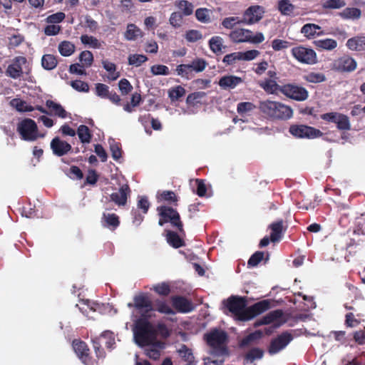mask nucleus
Returning <instances> with one entry per match:
<instances>
[{
  "instance_id": "79ce46f5",
  "label": "nucleus",
  "mask_w": 365,
  "mask_h": 365,
  "mask_svg": "<svg viewBox=\"0 0 365 365\" xmlns=\"http://www.w3.org/2000/svg\"><path fill=\"white\" fill-rule=\"evenodd\" d=\"M75 45L68 41H63L58 45V51L63 56H70L75 51Z\"/></svg>"
},
{
  "instance_id": "58836bf2",
  "label": "nucleus",
  "mask_w": 365,
  "mask_h": 365,
  "mask_svg": "<svg viewBox=\"0 0 365 365\" xmlns=\"http://www.w3.org/2000/svg\"><path fill=\"white\" fill-rule=\"evenodd\" d=\"M209 47L210 49L215 53L218 54L222 52L223 46V39L222 37L219 36H212L209 40Z\"/></svg>"
},
{
  "instance_id": "ea45409f",
  "label": "nucleus",
  "mask_w": 365,
  "mask_h": 365,
  "mask_svg": "<svg viewBox=\"0 0 365 365\" xmlns=\"http://www.w3.org/2000/svg\"><path fill=\"white\" fill-rule=\"evenodd\" d=\"M142 102L141 95L137 92L131 96L130 102L123 105V110L128 113H132L134 108L138 106Z\"/></svg>"
},
{
  "instance_id": "ddd939ff",
  "label": "nucleus",
  "mask_w": 365,
  "mask_h": 365,
  "mask_svg": "<svg viewBox=\"0 0 365 365\" xmlns=\"http://www.w3.org/2000/svg\"><path fill=\"white\" fill-rule=\"evenodd\" d=\"M321 119L336 125L340 130H349L351 128L349 118L346 115L338 112H330L322 114Z\"/></svg>"
},
{
  "instance_id": "c03bdc74",
  "label": "nucleus",
  "mask_w": 365,
  "mask_h": 365,
  "mask_svg": "<svg viewBox=\"0 0 365 365\" xmlns=\"http://www.w3.org/2000/svg\"><path fill=\"white\" fill-rule=\"evenodd\" d=\"M361 10L357 8H346L339 13V16L344 19H357L361 16Z\"/></svg>"
},
{
  "instance_id": "2eb2a0df",
  "label": "nucleus",
  "mask_w": 365,
  "mask_h": 365,
  "mask_svg": "<svg viewBox=\"0 0 365 365\" xmlns=\"http://www.w3.org/2000/svg\"><path fill=\"white\" fill-rule=\"evenodd\" d=\"M74 351L85 365H95L96 361L90 355V349L87 344L81 340L73 341Z\"/></svg>"
},
{
  "instance_id": "aec40b11",
  "label": "nucleus",
  "mask_w": 365,
  "mask_h": 365,
  "mask_svg": "<svg viewBox=\"0 0 365 365\" xmlns=\"http://www.w3.org/2000/svg\"><path fill=\"white\" fill-rule=\"evenodd\" d=\"M50 146L53 155L58 157L63 156L72 150L71 144L61 140L59 137L53 138L51 141Z\"/></svg>"
},
{
  "instance_id": "412c9836",
  "label": "nucleus",
  "mask_w": 365,
  "mask_h": 365,
  "mask_svg": "<svg viewBox=\"0 0 365 365\" xmlns=\"http://www.w3.org/2000/svg\"><path fill=\"white\" fill-rule=\"evenodd\" d=\"M130 193L131 190L129 185L128 184H123L120 187L118 192H113L110 195V201L113 202L119 207L125 206L127 204V200Z\"/></svg>"
},
{
  "instance_id": "1a4fd4ad",
  "label": "nucleus",
  "mask_w": 365,
  "mask_h": 365,
  "mask_svg": "<svg viewBox=\"0 0 365 365\" xmlns=\"http://www.w3.org/2000/svg\"><path fill=\"white\" fill-rule=\"evenodd\" d=\"M289 132L296 138L314 139L323 135V133L320 130L303 124L291 125Z\"/></svg>"
},
{
  "instance_id": "4468645a",
  "label": "nucleus",
  "mask_w": 365,
  "mask_h": 365,
  "mask_svg": "<svg viewBox=\"0 0 365 365\" xmlns=\"http://www.w3.org/2000/svg\"><path fill=\"white\" fill-rule=\"evenodd\" d=\"M264 12V8L262 6H250L244 11L241 22L245 25H252L258 23L263 18Z\"/></svg>"
},
{
  "instance_id": "6e6d98bb",
  "label": "nucleus",
  "mask_w": 365,
  "mask_h": 365,
  "mask_svg": "<svg viewBox=\"0 0 365 365\" xmlns=\"http://www.w3.org/2000/svg\"><path fill=\"white\" fill-rule=\"evenodd\" d=\"M153 290L160 296L167 297L171 292L170 286L167 282L158 283L153 286Z\"/></svg>"
},
{
  "instance_id": "a878e982",
  "label": "nucleus",
  "mask_w": 365,
  "mask_h": 365,
  "mask_svg": "<svg viewBox=\"0 0 365 365\" xmlns=\"http://www.w3.org/2000/svg\"><path fill=\"white\" fill-rule=\"evenodd\" d=\"M92 341L97 342L108 349H113L115 345L113 334L110 331H103L99 336L92 339Z\"/></svg>"
},
{
  "instance_id": "13d9d810",
  "label": "nucleus",
  "mask_w": 365,
  "mask_h": 365,
  "mask_svg": "<svg viewBox=\"0 0 365 365\" xmlns=\"http://www.w3.org/2000/svg\"><path fill=\"white\" fill-rule=\"evenodd\" d=\"M110 150L111 152L112 158L115 160H118L122 157V149L120 143L112 140L109 141Z\"/></svg>"
},
{
  "instance_id": "0eeeda50",
  "label": "nucleus",
  "mask_w": 365,
  "mask_h": 365,
  "mask_svg": "<svg viewBox=\"0 0 365 365\" xmlns=\"http://www.w3.org/2000/svg\"><path fill=\"white\" fill-rule=\"evenodd\" d=\"M153 302L145 293H141L135 295L133 298V304L129 303L128 307H134L140 314L139 317H153L155 314H153Z\"/></svg>"
},
{
  "instance_id": "de8ad7c7",
  "label": "nucleus",
  "mask_w": 365,
  "mask_h": 365,
  "mask_svg": "<svg viewBox=\"0 0 365 365\" xmlns=\"http://www.w3.org/2000/svg\"><path fill=\"white\" fill-rule=\"evenodd\" d=\"M365 40L361 37H354L349 38L346 42V46L354 51H361L364 48Z\"/></svg>"
},
{
  "instance_id": "6ab92c4d",
  "label": "nucleus",
  "mask_w": 365,
  "mask_h": 365,
  "mask_svg": "<svg viewBox=\"0 0 365 365\" xmlns=\"http://www.w3.org/2000/svg\"><path fill=\"white\" fill-rule=\"evenodd\" d=\"M26 62V58L24 56L16 57L13 63L8 66L6 75L14 79L19 78L23 74L21 66Z\"/></svg>"
},
{
  "instance_id": "e433bc0d",
  "label": "nucleus",
  "mask_w": 365,
  "mask_h": 365,
  "mask_svg": "<svg viewBox=\"0 0 365 365\" xmlns=\"http://www.w3.org/2000/svg\"><path fill=\"white\" fill-rule=\"evenodd\" d=\"M76 134L82 143H89L92 140L93 134L87 125H79Z\"/></svg>"
},
{
  "instance_id": "a18cd8bd",
  "label": "nucleus",
  "mask_w": 365,
  "mask_h": 365,
  "mask_svg": "<svg viewBox=\"0 0 365 365\" xmlns=\"http://www.w3.org/2000/svg\"><path fill=\"white\" fill-rule=\"evenodd\" d=\"M158 199L169 204L178 205V198L175 192L171 190H164L158 195Z\"/></svg>"
},
{
  "instance_id": "6e6552de",
  "label": "nucleus",
  "mask_w": 365,
  "mask_h": 365,
  "mask_svg": "<svg viewBox=\"0 0 365 365\" xmlns=\"http://www.w3.org/2000/svg\"><path fill=\"white\" fill-rule=\"evenodd\" d=\"M17 131L24 140L34 141L39 137L38 126L31 118H25L19 122L17 125Z\"/></svg>"
},
{
  "instance_id": "49530a36",
  "label": "nucleus",
  "mask_w": 365,
  "mask_h": 365,
  "mask_svg": "<svg viewBox=\"0 0 365 365\" xmlns=\"http://www.w3.org/2000/svg\"><path fill=\"white\" fill-rule=\"evenodd\" d=\"M11 105L19 112H29L34 110V107L28 105L26 101L18 98L13 99L11 101Z\"/></svg>"
},
{
  "instance_id": "4d7b16f0",
  "label": "nucleus",
  "mask_w": 365,
  "mask_h": 365,
  "mask_svg": "<svg viewBox=\"0 0 365 365\" xmlns=\"http://www.w3.org/2000/svg\"><path fill=\"white\" fill-rule=\"evenodd\" d=\"M129 65L138 67L148 61V57L143 54H130L128 58Z\"/></svg>"
},
{
  "instance_id": "5fc2aeb1",
  "label": "nucleus",
  "mask_w": 365,
  "mask_h": 365,
  "mask_svg": "<svg viewBox=\"0 0 365 365\" xmlns=\"http://www.w3.org/2000/svg\"><path fill=\"white\" fill-rule=\"evenodd\" d=\"M263 351L259 348L250 349L245 356L246 363H252L255 359H259L263 356Z\"/></svg>"
},
{
  "instance_id": "0e129e2a",
  "label": "nucleus",
  "mask_w": 365,
  "mask_h": 365,
  "mask_svg": "<svg viewBox=\"0 0 365 365\" xmlns=\"http://www.w3.org/2000/svg\"><path fill=\"white\" fill-rule=\"evenodd\" d=\"M210 10L206 8H200L195 11L196 19L202 23H209L210 17L209 15Z\"/></svg>"
},
{
  "instance_id": "3c124183",
  "label": "nucleus",
  "mask_w": 365,
  "mask_h": 365,
  "mask_svg": "<svg viewBox=\"0 0 365 365\" xmlns=\"http://www.w3.org/2000/svg\"><path fill=\"white\" fill-rule=\"evenodd\" d=\"M81 41L83 44L88 45L92 48H100L101 47V43L93 36L81 35Z\"/></svg>"
},
{
  "instance_id": "a19ab883",
  "label": "nucleus",
  "mask_w": 365,
  "mask_h": 365,
  "mask_svg": "<svg viewBox=\"0 0 365 365\" xmlns=\"http://www.w3.org/2000/svg\"><path fill=\"white\" fill-rule=\"evenodd\" d=\"M257 106L251 102H241L237 104V111L240 116H245L250 115Z\"/></svg>"
},
{
  "instance_id": "4be33fe9",
  "label": "nucleus",
  "mask_w": 365,
  "mask_h": 365,
  "mask_svg": "<svg viewBox=\"0 0 365 365\" xmlns=\"http://www.w3.org/2000/svg\"><path fill=\"white\" fill-rule=\"evenodd\" d=\"M356 62L349 56L344 55L334 63V68L341 72H351L356 69Z\"/></svg>"
},
{
  "instance_id": "c85d7f7f",
  "label": "nucleus",
  "mask_w": 365,
  "mask_h": 365,
  "mask_svg": "<svg viewBox=\"0 0 365 365\" xmlns=\"http://www.w3.org/2000/svg\"><path fill=\"white\" fill-rule=\"evenodd\" d=\"M283 315V312L281 309H276L270 312L262 318L257 320L255 322V327H257L262 325L269 324L274 321L280 319Z\"/></svg>"
},
{
  "instance_id": "69168bd1",
  "label": "nucleus",
  "mask_w": 365,
  "mask_h": 365,
  "mask_svg": "<svg viewBox=\"0 0 365 365\" xmlns=\"http://www.w3.org/2000/svg\"><path fill=\"white\" fill-rule=\"evenodd\" d=\"M118 88L122 96L129 94L133 89V86L126 78H122L118 82Z\"/></svg>"
},
{
  "instance_id": "2f4dec72",
  "label": "nucleus",
  "mask_w": 365,
  "mask_h": 365,
  "mask_svg": "<svg viewBox=\"0 0 365 365\" xmlns=\"http://www.w3.org/2000/svg\"><path fill=\"white\" fill-rule=\"evenodd\" d=\"M143 35L141 29L134 24H128L123 34L125 39L130 41H135L138 38L143 37Z\"/></svg>"
},
{
  "instance_id": "7ed1b4c3",
  "label": "nucleus",
  "mask_w": 365,
  "mask_h": 365,
  "mask_svg": "<svg viewBox=\"0 0 365 365\" xmlns=\"http://www.w3.org/2000/svg\"><path fill=\"white\" fill-rule=\"evenodd\" d=\"M258 108L264 116L274 120H286L293 115L292 108L281 102L262 101L259 102Z\"/></svg>"
},
{
  "instance_id": "c756f323",
  "label": "nucleus",
  "mask_w": 365,
  "mask_h": 365,
  "mask_svg": "<svg viewBox=\"0 0 365 365\" xmlns=\"http://www.w3.org/2000/svg\"><path fill=\"white\" fill-rule=\"evenodd\" d=\"M46 106L50 110L48 115H54L61 118H67L68 113L61 104L52 100H47L46 101Z\"/></svg>"
},
{
  "instance_id": "72a5a7b5",
  "label": "nucleus",
  "mask_w": 365,
  "mask_h": 365,
  "mask_svg": "<svg viewBox=\"0 0 365 365\" xmlns=\"http://www.w3.org/2000/svg\"><path fill=\"white\" fill-rule=\"evenodd\" d=\"M178 353L179 356L185 362H187L185 365H196L192 350L189 349L186 345L182 344L178 349Z\"/></svg>"
},
{
  "instance_id": "bf43d9fd",
  "label": "nucleus",
  "mask_w": 365,
  "mask_h": 365,
  "mask_svg": "<svg viewBox=\"0 0 365 365\" xmlns=\"http://www.w3.org/2000/svg\"><path fill=\"white\" fill-rule=\"evenodd\" d=\"M221 24L227 29H232L237 24H242V22H241V19L237 16H230L225 18Z\"/></svg>"
},
{
  "instance_id": "e2e57ef3",
  "label": "nucleus",
  "mask_w": 365,
  "mask_h": 365,
  "mask_svg": "<svg viewBox=\"0 0 365 365\" xmlns=\"http://www.w3.org/2000/svg\"><path fill=\"white\" fill-rule=\"evenodd\" d=\"M292 43L282 39L275 38L272 41V48L274 51H279L288 48Z\"/></svg>"
},
{
  "instance_id": "dca6fc26",
  "label": "nucleus",
  "mask_w": 365,
  "mask_h": 365,
  "mask_svg": "<svg viewBox=\"0 0 365 365\" xmlns=\"http://www.w3.org/2000/svg\"><path fill=\"white\" fill-rule=\"evenodd\" d=\"M293 339L292 335L284 331L278 335L277 337L273 339L269 344L268 351L270 354H275L284 349L289 343Z\"/></svg>"
},
{
  "instance_id": "7c9ffc66",
  "label": "nucleus",
  "mask_w": 365,
  "mask_h": 365,
  "mask_svg": "<svg viewBox=\"0 0 365 365\" xmlns=\"http://www.w3.org/2000/svg\"><path fill=\"white\" fill-rule=\"evenodd\" d=\"M322 27L315 24H306L301 29V33L304 36L309 38H313L316 36H321L324 34V31H321L317 32L318 30H321Z\"/></svg>"
},
{
  "instance_id": "052dcab7",
  "label": "nucleus",
  "mask_w": 365,
  "mask_h": 365,
  "mask_svg": "<svg viewBox=\"0 0 365 365\" xmlns=\"http://www.w3.org/2000/svg\"><path fill=\"white\" fill-rule=\"evenodd\" d=\"M189 65L192 71H194L199 73L203 71L205 69L207 63L205 59L197 58L194 59Z\"/></svg>"
},
{
  "instance_id": "4c0bfd02",
  "label": "nucleus",
  "mask_w": 365,
  "mask_h": 365,
  "mask_svg": "<svg viewBox=\"0 0 365 365\" xmlns=\"http://www.w3.org/2000/svg\"><path fill=\"white\" fill-rule=\"evenodd\" d=\"M259 86L264 91L270 94L277 93L278 91L280 92L282 87V86L278 85L274 80L272 79H265Z\"/></svg>"
},
{
  "instance_id": "20e7f679",
  "label": "nucleus",
  "mask_w": 365,
  "mask_h": 365,
  "mask_svg": "<svg viewBox=\"0 0 365 365\" xmlns=\"http://www.w3.org/2000/svg\"><path fill=\"white\" fill-rule=\"evenodd\" d=\"M207 344L212 348V354L217 356H228V349L225 345L227 340V333L221 329H214L204 335Z\"/></svg>"
},
{
  "instance_id": "8fccbe9b",
  "label": "nucleus",
  "mask_w": 365,
  "mask_h": 365,
  "mask_svg": "<svg viewBox=\"0 0 365 365\" xmlns=\"http://www.w3.org/2000/svg\"><path fill=\"white\" fill-rule=\"evenodd\" d=\"M175 6L182 11L183 15L190 16L193 12L194 6L187 0H180L175 2Z\"/></svg>"
},
{
  "instance_id": "f3484780",
  "label": "nucleus",
  "mask_w": 365,
  "mask_h": 365,
  "mask_svg": "<svg viewBox=\"0 0 365 365\" xmlns=\"http://www.w3.org/2000/svg\"><path fill=\"white\" fill-rule=\"evenodd\" d=\"M96 94L101 98L108 99L110 102L116 106H122L121 98L118 94L114 91H109L108 86L98 83L95 85Z\"/></svg>"
},
{
  "instance_id": "f03ea898",
  "label": "nucleus",
  "mask_w": 365,
  "mask_h": 365,
  "mask_svg": "<svg viewBox=\"0 0 365 365\" xmlns=\"http://www.w3.org/2000/svg\"><path fill=\"white\" fill-rule=\"evenodd\" d=\"M152 317H138L134 321L133 332L135 343L141 346L153 344L157 339V331L150 322Z\"/></svg>"
},
{
  "instance_id": "680f3d73",
  "label": "nucleus",
  "mask_w": 365,
  "mask_h": 365,
  "mask_svg": "<svg viewBox=\"0 0 365 365\" xmlns=\"http://www.w3.org/2000/svg\"><path fill=\"white\" fill-rule=\"evenodd\" d=\"M185 38L188 42L195 43L202 38V34L198 30L190 29L185 32Z\"/></svg>"
},
{
  "instance_id": "bb28decb",
  "label": "nucleus",
  "mask_w": 365,
  "mask_h": 365,
  "mask_svg": "<svg viewBox=\"0 0 365 365\" xmlns=\"http://www.w3.org/2000/svg\"><path fill=\"white\" fill-rule=\"evenodd\" d=\"M158 312L160 314L173 315L175 314L173 308L165 299H157L153 302V313Z\"/></svg>"
},
{
  "instance_id": "f704fd0d",
  "label": "nucleus",
  "mask_w": 365,
  "mask_h": 365,
  "mask_svg": "<svg viewBox=\"0 0 365 365\" xmlns=\"http://www.w3.org/2000/svg\"><path fill=\"white\" fill-rule=\"evenodd\" d=\"M166 240L168 243L174 248H180L185 245L184 240L174 231H167Z\"/></svg>"
},
{
  "instance_id": "b1692460",
  "label": "nucleus",
  "mask_w": 365,
  "mask_h": 365,
  "mask_svg": "<svg viewBox=\"0 0 365 365\" xmlns=\"http://www.w3.org/2000/svg\"><path fill=\"white\" fill-rule=\"evenodd\" d=\"M243 82L244 80L241 77L233 75H227L220 78L218 85L222 89L231 90L235 88L238 85Z\"/></svg>"
},
{
  "instance_id": "393cba45",
  "label": "nucleus",
  "mask_w": 365,
  "mask_h": 365,
  "mask_svg": "<svg viewBox=\"0 0 365 365\" xmlns=\"http://www.w3.org/2000/svg\"><path fill=\"white\" fill-rule=\"evenodd\" d=\"M120 218L115 213L103 212L101 218L103 227H107L110 230H115L120 225Z\"/></svg>"
},
{
  "instance_id": "cd10ccee",
  "label": "nucleus",
  "mask_w": 365,
  "mask_h": 365,
  "mask_svg": "<svg viewBox=\"0 0 365 365\" xmlns=\"http://www.w3.org/2000/svg\"><path fill=\"white\" fill-rule=\"evenodd\" d=\"M207 93L205 91H196L190 93L186 98V103L188 106H196L206 103Z\"/></svg>"
},
{
  "instance_id": "f8f14e48",
  "label": "nucleus",
  "mask_w": 365,
  "mask_h": 365,
  "mask_svg": "<svg viewBox=\"0 0 365 365\" xmlns=\"http://www.w3.org/2000/svg\"><path fill=\"white\" fill-rule=\"evenodd\" d=\"M260 52L258 50H249L247 51L233 52L225 55L222 58V63L226 66L235 64L238 61H252L259 56Z\"/></svg>"
},
{
  "instance_id": "c9c22d12",
  "label": "nucleus",
  "mask_w": 365,
  "mask_h": 365,
  "mask_svg": "<svg viewBox=\"0 0 365 365\" xmlns=\"http://www.w3.org/2000/svg\"><path fill=\"white\" fill-rule=\"evenodd\" d=\"M277 9L282 15L292 16L295 9V6L291 3L290 0H279Z\"/></svg>"
},
{
  "instance_id": "37998d69",
  "label": "nucleus",
  "mask_w": 365,
  "mask_h": 365,
  "mask_svg": "<svg viewBox=\"0 0 365 365\" xmlns=\"http://www.w3.org/2000/svg\"><path fill=\"white\" fill-rule=\"evenodd\" d=\"M58 61L56 57L51 54H45L41 58V65L46 70H53L56 67Z\"/></svg>"
},
{
  "instance_id": "a211bd4d",
  "label": "nucleus",
  "mask_w": 365,
  "mask_h": 365,
  "mask_svg": "<svg viewBox=\"0 0 365 365\" xmlns=\"http://www.w3.org/2000/svg\"><path fill=\"white\" fill-rule=\"evenodd\" d=\"M269 228L271 230L270 240L274 243L282 239L288 228V225L282 219H279L271 223Z\"/></svg>"
},
{
  "instance_id": "5701e85b",
  "label": "nucleus",
  "mask_w": 365,
  "mask_h": 365,
  "mask_svg": "<svg viewBox=\"0 0 365 365\" xmlns=\"http://www.w3.org/2000/svg\"><path fill=\"white\" fill-rule=\"evenodd\" d=\"M171 301L173 308L178 312L187 313L193 309V305L191 301L184 297L173 296Z\"/></svg>"
},
{
  "instance_id": "39448f33",
  "label": "nucleus",
  "mask_w": 365,
  "mask_h": 365,
  "mask_svg": "<svg viewBox=\"0 0 365 365\" xmlns=\"http://www.w3.org/2000/svg\"><path fill=\"white\" fill-rule=\"evenodd\" d=\"M157 211L159 215L158 225L160 226H163L166 223H170L181 235H185L183 223L177 210L170 206L161 205L157 207Z\"/></svg>"
},
{
  "instance_id": "9b49d317",
  "label": "nucleus",
  "mask_w": 365,
  "mask_h": 365,
  "mask_svg": "<svg viewBox=\"0 0 365 365\" xmlns=\"http://www.w3.org/2000/svg\"><path fill=\"white\" fill-rule=\"evenodd\" d=\"M291 53L294 58L302 63L313 65L317 63V53L312 48L298 46L292 48Z\"/></svg>"
},
{
  "instance_id": "473e14b6",
  "label": "nucleus",
  "mask_w": 365,
  "mask_h": 365,
  "mask_svg": "<svg viewBox=\"0 0 365 365\" xmlns=\"http://www.w3.org/2000/svg\"><path fill=\"white\" fill-rule=\"evenodd\" d=\"M314 46L317 50L331 51L336 48L337 42L333 38H324L314 41Z\"/></svg>"
},
{
  "instance_id": "603ef678",
  "label": "nucleus",
  "mask_w": 365,
  "mask_h": 365,
  "mask_svg": "<svg viewBox=\"0 0 365 365\" xmlns=\"http://www.w3.org/2000/svg\"><path fill=\"white\" fill-rule=\"evenodd\" d=\"M185 94V89L181 86L171 88L168 91V96L172 102L178 101Z\"/></svg>"
},
{
  "instance_id": "f257e3e1",
  "label": "nucleus",
  "mask_w": 365,
  "mask_h": 365,
  "mask_svg": "<svg viewBox=\"0 0 365 365\" xmlns=\"http://www.w3.org/2000/svg\"><path fill=\"white\" fill-rule=\"evenodd\" d=\"M223 305L231 312L236 320L247 322L265 312L271 308L269 299H263L250 307L246 297L232 295L223 300Z\"/></svg>"
},
{
  "instance_id": "09e8293b",
  "label": "nucleus",
  "mask_w": 365,
  "mask_h": 365,
  "mask_svg": "<svg viewBox=\"0 0 365 365\" xmlns=\"http://www.w3.org/2000/svg\"><path fill=\"white\" fill-rule=\"evenodd\" d=\"M102 64H103V68L108 72H109L108 78L110 80L115 81L120 77L119 72H115L116 66L115 63L108 61H103Z\"/></svg>"
},
{
  "instance_id": "423d86ee",
  "label": "nucleus",
  "mask_w": 365,
  "mask_h": 365,
  "mask_svg": "<svg viewBox=\"0 0 365 365\" xmlns=\"http://www.w3.org/2000/svg\"><path fill=\"white\" fill-rule=\"evenodd\" d=\"M230 41L235 43H250L258 44L264 41V36L262 32L253 33L247 29L236 28L230 34Z\"/></svg>"
},
{
  "instance_id": "774afa93",
  "label": "nucleus",
  "mask_w": 365,
  "mask_h": 365,
  "mask_svg": "<svg viewBox=\"0 0 365 365\" xmlns=\"http://www.w3.org/2000/svg\"><path fill=\"white\" fill-rule=\"evenodd\" d=\"M264 258V252L262 251L255 252L249 259L247 265L249 267L257 266Z\"/></svg>"
},
{
  "instance_id": "864d4df0",
  "label": "nucleus",
  "mask_w": 365,
  "mask_h": 365,
  "mask_svg": "<svg viewBox=\"0 0 365 365\" xmlns=\"http://www.w3.org/2000/svg\"><path fill=\"white\" fill-rule=\"evenodd\" d=\"M303 78L309 83H319L326 81V76L322 73L310 72L303 76Z\"/></svg>"
},
{
  "instance_id": "9d476101",
  "label": "nucleus",
  "mask_w": 365,
  "mask_h": 365,
  "mask_svg": "<svg viewBox=\"0 0 365 365\" xmlns=\"http://www.w3.org/2000/svg\"><path fill=\"white\" fill-rule=\"evenodd\" d=\"M280 93L286 97L297 101H306L309 97V92L304 87L294 83L282 85L280 88Z\"/></svg>"
},
{
  "instance_id": "338daca9",
  "label": "nucleus",
  "mask_w": 365,
  "mask_h": 365,
  "mask_svg": "<svg viewBox=\"0 0 365 365\" xmlns=\"http://www.w3.org/2000/svg\"><path fill=\"white\" fill-rule=\"evenodd\" d=\"M79 60L86 67H90L93 62V56L90 51H83L79 55Z\"/></svg>"
}]
</instances>
